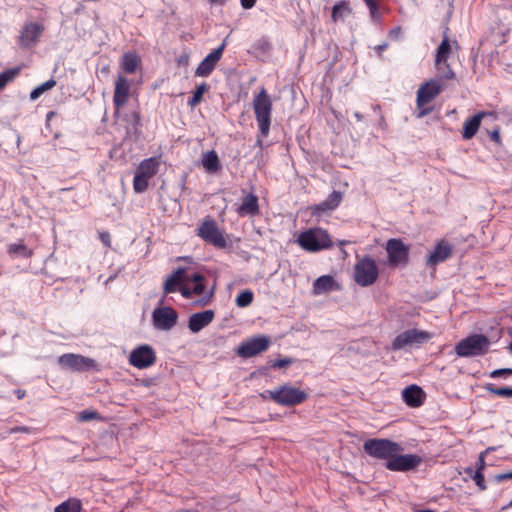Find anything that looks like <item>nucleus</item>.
Masks as SVG:
<instances>
[{
	"instance_id": "f257e3e1",
	"label": "nucleus",
	"mask_w": 512,
	"mask_h": 512,
	"mask_svg": "<svg viewBox=\"0 0 512 512\" xmlns=\"http://www.w3.org/2000/svg\"><path fill=\"white\" fill-rule=\"evenodd\" d=\"M296 243L305 251L319 252L332 247V241L326 230L322 228H310L301 232Z\"/></svg>"
},
{
	"instance_id": "f03ea898",
	"label": "nucleus",
	"mask_w": 512,
	"mask_h": 512,
	"mask_svg": "<svg viewBox=\"0 0 512 512\" xmlns=\"http://www.w3.org/2000/svg\"><path fill=\"white\" fill-rule=\"evenodd\" d=\"M253 109L259 133L262 137H267L271 126L272 101L264 88L254 97Z\"/></svg>"
},
{
	"instance_id": "7ed1b4c3",
	"label": "nucleus",
	"mask_w": 512,
	"mask_h": 512,
	"mask_svg": "<svg viewBox=\"0 0 512 512\" xmlns=\"http://www.w3.org/2000/svg\"><path fill=\"white\" fill-rule=\"evenodd\" d=\"M363 450L367 455L387 462L396 454L401 453L403 447L389 439L372 438L364 442Z\"/></svg>"
},
{
	"instance_id": "20e7f679",
	"label": "nucleus",
	"mask_w": 512,
	"mask_h": 512,
	"mask_svg": "<svg viewBox=\"0 0 512 512\" xmlns=\"http://www.w3.org/2000/svg\"><path fill=\"white\" fill-rule=\"evenodd\" d=\"M490 346V341L483 334H473L458 342L455 353L459 357H475L484 355Z\"/></svg>"
},
{
	"instance_id": "39448f33",
	"label": "nucleus",
	"mask_w": 512,
	"mask_h": 512,
	"mask_svg": "<svg viewBox=\"0 0 512 512\" xmlns=\"http://www.w3.org/2000/svg\"><path fill=\"white\" fill-rule=\"evenodd\" d=\"M270 400L276 404L286 407L303 403L307 399V393L290 385H281L269 391Z\"/></svg>"
},
{
	"instance_id": "423d86ee",
	"label": "nucleus",
	"mask_w": 512,
	"mask_h": 512,
	"mask_svg": "<svg viewBox=\"0 0 512 512\" xmlns=\"http://www.w3.org/2000/svg\"><path fill=\"white\" fill-rule=\"evenodd\" d=\"M197 236L218 249L227 247V240L224 233L219 229L217 222L211 217L204 218L199 224Z\"/></svg>"
},
{
	"instance_id": "0eeeda50",
	"label": "nucleus",
	"mask_w": 512,
	"mask_h": 512,
	"mask_svg": "<svg viewBox=\"0 0 512 512\" xmlns=\"http://www.w3.org/2000/svg\"><path fill=\"white\" fill-rule=\"evenodd\" d=\"M379 275L378 267L374 259L365 256L354 267V280L362 286L368 287L375 283Z\"/></svg>"
},
{
	"instance_id": "6e6552de",
	"label": "nucleus",
	"mask_w": 512,
	"mask_h": 512,
	"mask_svg": "<svg viewBox=\"0 0 512 512\" xmlns=\"http://www.w3.org/2000/svg\"><path fill=\"white\" fill-rule=\"evenodd\" d=\"M431 338L430 333L418 329H408L395 337L392 342L393 350H401L407 346L421 345Z\"/></svg>"
},
{
	"instance_id": "1a4fd4ad",
	"label": "nucleus",
	"mask_w": 512,
	"mask_h": 512,
	"mask_svg": "<svg viewBox=\"0 0 512 512\" xmlns=\"http://www.w3.org/2000/svg\"><path fill=\"white\" fill-rule=\"evenodd\" d=\"M422 462V457L417 454L398 453L385 463V467L390 471L408 472L417 469Z\"/></svg>"
},
{
	"instance_id": "9d476101",
	"label": "nucleus",
	"mask_w": 512,
	"mask_h": 512,
	"mask_svg": "<svg viewBox=\"0 0 512 512\" xmlns=\"http://www.w3.org/2000/svg\"><path fill=\"white\" fill-rule=\"evenodd\" d=\"M178 321V313L171 307H157L152 312V322L155 329L160 331L171 330Z\"/></svg>"
},
{
	"instance_id": "9b49d317",
	"label": "nucleus",
	"mask_w": 512,
	"mask_h": 512,
	"mask_svg": "<svg viewBox=\"0 0 512 512\" xmlns=\"http://www.w3.org/2000/svg\"><path fill=\"white\" fill-rule=\"evenodd\" d=\"M156 362V353L148 344H142L133 349L129 355V363L138 368L146 369Z\"/></svg>"
},
{
	"instance_id": "f8f14e48",
	"label": "nucleus",
	"mask_w": 512,
	"mask_h": 512,
	"mask_svg": "<svg viewBox=\"0 0 512 512\" xmlns=\"http://www.w3.org/2000/svg\"><path fill=\"white\" fill-rule=\"evenodd\" d=\"M58 364L63 369L84 372L92 369L95 361L79 354L66 353L58 357Z\"/></svg>"
},
{
	"instance_id": "ddd939ff",
	"label": "nucleus",
	"mask_w": 512,
	"mask_h": 512,
	"mask_svg": "<svg viewBox=\"0 0 512 512\" xmlns=\"http://www.w3.org/2000/svg\"><path fill=\"white\" fill-rule=\"evenodd\" d=\"M270 345L268 336L259 335L242 342L237 348V354L243 358H251L264 352Z\"/></svg>"
},
{
	"instance_id": "4468645a",
	"label": "nucleus",
	"mask_w": 512,
	"mask_h": 512,
	"mask_svg": "<svg viewBox=\"0 0 512 512\" xmlns=\"http://www.w3.org/2000/svg\"><path fill=\"white\" fill-rule=\"evenodd\" d=\"M386 251L390 265L405 264L408 261L409 247L400 239L392 238L386 243Z\"/></svg>"
},
{
	"instance_id": "2eb2a0df",
	"label": "nucleus",
	"mask_w": 512,
	"mask_h": 512,
	"mask_svg": "<svg viewBox=\"0 0 512 512\" xmlns=\"http://www.w3.org/2000/svg\"><path fill=\"white\" fill-rule=\"evenodd\" d=\"M442 91V85L438 79H430L424 82L417 91V106L422 108L430 103Z\"/></svg>"
},
{
	"instance_id": "dca6fc26",
	"label": "nucleus",
	"mask_w": 512,
	"mask_h": 512,
	"mask_svg": "<svg viewBox=\"0 0 512 512\" xmlns=\"http://www.w3.org/2000/svg\"><path fill=\"white\" fill-rule=\"evenodd\" d=\"M43 30L44 27L39 23H26L18 37L19 46L24 49L31 48L38 42Z\"/></svg>"
},
{
	"instance_id": "f3484780",
	"label": "nucleus",
	"mask_w": 512,
	"mask_h": 512,
	"mask_svg": "<svg viewBox=\"0 0 512 512\" xmlns=\"http://www.w3.org/2000/svg\"><path fill=\"white\" fill-rule=\"evenodd\" d=\"M225 46L226 43L224 41L219 47L211 51L198 65L195 70V75L198 77H208L221 59Z\"/></svg>"
},
{
	"instance_id": "a211bd4d",
	"label": "nucleus",
	"mask_w": 512,
	"mask_h": 512,
	"mask_svg": "<svg viewBox=\"0 0 512 512\" xmlns=\"http://www.w3.org/2000/svg\"><path fill=\"white\" fill-rule=\"evenodd\" d=\"M453 247L448 241L442 239L435 245L433 251L427 256L426 266L435 267L452 256Z\"/></svg>"
},
{
	"instance_id": "6ab92c4d",
	"label": "nucleus",
	"mask_w": 512,
	"mask_h": 512,
	"mask_svg": "<svg viewBox=\"0 0 512 512\" xmlns=\"http://www.w3.org/2000/svg\"><path fill=\"white\" fill-rule=\"evenodd\" d=\"M129 92V81L124 76L119 75L115 82V89L113 95V104L116 108L115 115L119 113V108L127 102Z\"/></svg>"
},
{
	"instance_id": "aec40b11",
	"label": "nucleus",
	"mask_w": 512,
	"mask_h": 512,
	"mask_svg": "<svg viewBox=\"0 0 512 512\" xmlns=\"http://www.w3.org/2000/svg\"><path fill=\"white\" fill-rule=\"evenodd\" d=\"M186 281H188L187 269L185 267H178L165 280L163 284L164 294L176 292Z\"/></svg>"
},
{
	"instance_id": "412c9836",
	"label": "nucleus",
	"mask_w": 512,
	"mask_h": 512,
	"mask_svg": "<svg viewBox=\"0 0 512 512\" xmlns=\"http://www.w3.org/2000/svg\"><path fill=\"white\" fill-rule=\"evenodd\" d=\"M215 312L213 310H205L194 313L189 317L188 328L192 333H198L208 326L214 319Z\"/></svg>"
},
{
	"instance_id": "4be33fe9",
	"label": "nucleus",
	"mask_w": 512,
	"mask_h": 512,
	"mask_svg": "<svg viewBox=\"0 0 512 512\" xmlns=\"http://www.w3.org/2000/svg\"><path fill=\"white\" fill-rule=\"evenodd\" d=\"M402 398L409 407L416 408L423 404L426 394L420 386L412 384L403 389Z\"/></svg>"
},
{
	"instance_id": "5701e85b",
	"label": "nucleus",
	"mask_w": 512,
	"mask_h": 512,
	"mask_svg": "<svg viewBox=\"0 0 512 512\" xmlns=\"http://www.w3.org/2000/svg\"><path fill=\"white\" fill-rule=\"evenodd\" d=\"M340 285L335 281L331 275H322L313 282V294L321 295L331 291L340 290Z\"/></svg>"
},
{
	"instance_id": "b1692460",
	"label": "nucleus",
	"mask_w": 512,
	"mask_h": 512,
	"mask_svg": "<svg viewBox=\"0 0 512 512\" xmlns=\"http://www.w3.org/2000/svg\"><path fill=\"white\" fill-rule=\"evenodd\" d=\"M240 216L257 215L259 213L258 197L254 193L244 196L241 205L237 208Z\"/></svg>"
},
{
	"instance_id": "393cba45",
	"label": "nucleus",
	"mask_w": 512,
	"mask_h": 512,
	"mask_svg": "<svg viewBox=\"0 0 512 512\" xmlns=\"http://www.w3.org/2000/svg\"><path fill=\"white\" fill-rule=\"evenodd\" d=\"M342 201V193L339 191H333L328 197L315 206L314 213L321 215L326 211H332L336 209Z\"/></svg>"
},
{
	"instance_id": "a878e982",
	"label": "nucleus",
	"mask_w": 512,
	"mask_h": 512,
	"mask_svg": "<svg viewBox=\"0 0 512 512\" xmlns=\"http://www.w3.org/2000/svg\"><path fill=\"white\" fill-rule=\"evenodd\" d=\"M484 116H486V113L479 112L465 121L462 132L464 139L469 140L475 136Z\"/></svg>"
},
{
	"instance_id": "bb28decb",
	"label": "nucleus",
	"mask_w": 512,
	"mask_h": 512,
	"mask_svg": "<svg viewBox=\"0 0 512 512\" xmlns=\"http://www.w3.org/2000/svg\"><path fill=\"white\" fill-rule=\"evenodd\" d=\"M451 50V45L447 37L441 41L440 45L437 48L436 56H435V65L439 70L442 69V64L447 63V58Z\"/></svg>"
},
{
	"instance_id": "cd10ccee",
	"label": "nucleus",
	"mask_w": 512,
	"mask_h": 512,
	"mask_svg": "<svg viewBox=\"0 0 512 512\" xmlns=\"http://www.w3.org/2000/svg\"><path fill=\"white\" fill-rule=\"evenodd\" d=\"M202 165L209 173H215L220 169V161L217 153L210 150L203 155Z\"/></svg>"
},
{
	"instance_id": "c85d7f7f",
	"label": "nucleus",
	"mask_w": 512,
	"mask_h": 512,
	"mask_svg": "<svg viewBox=\"0 0 512 512\" xmlns=\"http://www.w3.org/2000/svg\"><path fill=\"white\" fill-rule=\"evenodd\" d=\"M157 168H158V161L156 160V158H148V159H144L138 166L136 172H138L139 174L147 177V178H151L152 176H154L156 173H157Z\"/></svg>"
},
{
	"instance_id": "c756f323",
	"label": "nucleus",
	"mask_w": 512,
	"mask_h": 512,
	"mask_svg": "<svg viewBox=\"0 0 512 512\" xmlns=\"http://www.w3.org/2000/svg\"><path fill=\"white\" fill-rule=\"evenodd\" d=\"M351 13V8L348 1H341L336 3L332 8V20L337 22L344 20Z\"/></svg>"
},
{
	"instance_id": "7c9ffc66",
	"label": "nucleus",
	"mask_w": 512,
	"mask_h": 512,
	"mask_svg": "<svg viewBox=\"0 0 512 512\" xmlns=\"http://www.w3.org/2000/svg\"><path fill=\"white\" fill-rule=\"evenodd\" d=\"M7 252L12 258H29L32 255V251L23 243L9 244Z\"/></svg>"
},
{
	"instance_id": "2f4dec72",
	"label": "nucleus",
	"mask_w": 512,
	"mask_h": 512,
	"mask_svg": "<svg viewBox=\"0 0 512 512\" xmlns=\"http://www.w3.org/2000/svg\"><path fill=\"white\" fill-rule=\"evenodd\" d=\"M54 512H82V503L77 498H70L56 506Z\"/></svg>"
},
{
	"instance_id": "473e14b6",
	"label": "nucleus",
	"mask_w": 512,
	"mask_h": 512,
	"mask_svg": "<svg viewBox=\"0 0 512 512\" xmlns=\"http://www.w3.org/2000/svg\"><path fill=\"white\" fill-rule=\"evenodd\" d=\"M123 121L126 123V129L128 132L137 133L140 127V115L137 111L126 113L123 116Z\"/></svg>"
},
{
	"instance_id": "72a5a7b5",
	"label": "nucleus",
	"mask_w": 512,
	"mask_h": 512,
	"mask_svg": "<svg viewBox=\"0 0 512 512\" xmlns=\"http://www.w3.org/2000/svg\"><path fill=\"white\" fill-rule=\"evenodd\" d=\"M138 58L135 54L126 53L122 58V68L126 73H134L138 66Z\"/></svg>"
},
{
	"instance_id": "f704fd0d",
	"label": "nucleus",
	"mask_w": 512,
	"mask_h": 512,
	"mask_svg": "<svg viewBox=\"0 0 512 512\" xmlns=\"http://www.w3.org/2000/svg\"><path fill=\"white\" fill-rule=\"evenodd\" d=\"M208 89L209 86L204 82L198 85L193 92L192 97L188 100V105L191 108L196 107L202 101L203 95L208 91Z\"/></svg>"
},
{
	"instance_id": "c9c22d12",
	"label": "nucleus",
	"mask_w": 512,
	"mask_h": 512,
	"mask_svg": "<svg viewBox=\"0 0 512 512\" xmlns=\"http://www.w3.org/2000/svg\"><path fill=\"white\" fill-rule=\"evenodd\" d=\"M56 86V81L51 78L47 80L46 82L40 84L36 88H34L30 93V99L32 101L37 100L42 94H44L46 91L52 89Z\"/></svg>"
},
{
	"instance_id": "e433bc0d",
	"label": "nucleus",
	"mask_w": 512,
	"mask_h": 512,
	"mask_svg": "<svg viewBox=\"0 0 512 512\" xmlns=\"http://www.w3.org/2000/svg\"><path fill=\"white\" fill-rule=\"evenodd\" d=\"M188 280L194 283L192 288L193 294L202 295L205 294V285L204 280L205 277L201 273H193L190 277L188 276Z\"/></svg>"
},
{
	"instance_id": "4c0bfd02",
	"label": "nucleus",
	"mask_w": 512,
	"mask_h": 512,
	"mask_svg": "<svg viewBox=\"0 0 512 512\" xmlns=\"http://www.w3.org/2000/svg\"><path fill=\"white\" fill-rule=\"evenodd\" d=\"M485 390L503 398H511L512 397V387H496L492 383H487L484 386Z\"/></svg>"
},
{
	"instance_id": "58836bf2",
	"label": "nucleus",
	"mask_w": 512,
	"mask_h": 512,
	"mask_svg": "<svg viewBox=\"0 0 512 512\" xmlns=\"http://www.w3.org/2000/svg\"><path fill=\"white\" fill-rule=\"evenodd\" d=\"M253 49L257 52L258 55L265 56L270 53L272 45L267 38L262 37L255 41L253 44Z\"/></svg>"
},
{
	"instance_id": "ea45409f",
	"label": "nucleus",
	"mask_w": 512,
	"mask_h": 512,
	"mask_svg": "<svg viewBox=\"0 0 512 512\" xmlns=\"http://www.w3.org/2000/svg\"><path fill=\"white\" fill-rule=\"evenodd\" d=\"M253 299H254L253 292L249 289H246V290L241 291L237 295L235 302L238 307L245 308L252 303Z\"/></svg>"
},
{
	"instance_id": "a19ab883",
	"label": "nucleus",
	"mask_w": 512,
	"mask_h": 512,
	"mask_svg": "<svg viewBox=\"0 0 512 512\" xmlns=\"http://www.w3.org/2000/svg\"><path fill=\"white\" fill-rule=\"evenodd\" d=\"M148 180L149 178L139 174L138 172H135L134 178H133V189L136 193H142L144 192L148 187Z\"/></svg>"
},
{
	"instance_id": "79ce46f5",
	"label": "nucleus",
	"mask_w": 512,
	"mask_h": 512,
	"mask_svg": "<svg viewBox=\"0 0 512 512\" xmlns=\"http://www.w3.org/2000/svg\"><path fill=\"white\" fill-rule=\"evenodd\" d=\"M19 73V68L7 69L0 73V90L11 82Z\"/></svg>"
},
{
	"instance_id": "37998d69",
	"label": "nucleus",
	"mask_w": 512,
	"mask_h": 512,
	"mask_svg": "<svg viewBox=\"0 0 512 512\" xmlns=\"http://www.w3.org/2000/svg\"><path fill=\"white\" fill-rule=\"evenodd\" d=\"M98 418H99V414L96 411L89 410V409L81 411L77 417V419L81 422H88V421L98 419Z\"/></svg>"
},
{
	"instance_id": "c03bdc74",
	"label": "nucleus",
	"mask_w": 512,
	"mask_h": 512,
	"mask_svg": "<svg viewBox=\"0 0 512 512\" xmlns=\"http://www.w3.org/2000/svg\"><path fill=\"white\" fill-rule=\"evenodd\" d=\"M495 450V447H488L485 451L481 452L479 457H478V460L476 462V469L475 471H481L483 472L485 467H486V463H485V455L488 454L489 452L491 451H494Z\"/></svg>"
},
{
	"instance_id": "a18cd8bd",
	"label": "nucleus",
	"mask_w": 512,
	"mask_h": 512,
	"mask_svg": "<svg viewBox=\"0 0 512 512\" xmlns=\"http://www.w3.org/2000/svg\"><path fill=\"white\" fill-rule=\"evenodd\" d=\"M363 1L369 8L371 18L374 21L378 20L379 13H378V3L376 2V0H363Z\"/></svg>"
},
{
	"instance_id": "49530a36",
	"label": "nucleus",
	"mask_w": 512,
	"mask_h": 512,
	"mask_svg": "<svg viewBox=\"0 0 512 512\" xmlns=\"http://www.w3.org/2000/svg\"><path fill=\"white\" fill-rule=\"evenodd\" d=\"M472 479L474 480L475 484L478 486V488L481 491L486 490L487 487H486V483H485L483 472L475 471L474 474L472 475Z\"/></svg>"
},
{
	"instance_id": "de8ad7c7",
	"label": "nucleus",
	"mask_w": 512,
	"mask_h": 512,
	"mask_svg": "<svg viewBox=\"0 0 512 512\" xmlns=\"http://www.w3.org/2000/svg\"><path fill=\"white\" fill-rule=\"evenodd\" d=\"M509 375H512V368L495 369V370L491 371L489 374V376L494 379L500 378V377H507Z\"/></svg>"
},
{
	"instance_id": "09e8293b",
	"label": "nucleus",
	"mask_w": 512,
	"mask_h": 512,
	"mask_svg": "<svg viewBox=\"0 0 512 512\" xmlns=\"http://www.w3.org/2000/svg\"><path fill=\"white\" fill-rule=\"evenodd\" d=\"M293 363L292 358L285 357L281 359H277L271 363L272 368H285Z\"/></svg>"
},
{
	"instance_id": "8fccbe9b",
	"label": "nucleus",
	"mask_w": 512,
	"mask_h": 512,
	"mask_svg": "<svg viewBox=\"0 0 512 512\" xmlns=\"http://www.w3.org/2000/svg\"><path fill=\"white\" fill-rule=\"evenodd\" d=\"M213 295H214V288H212L209 292L203 294L201 299L195 301V304L198 306H205L211 301Z\"/></svg>"
},
{
	"instance_id": "3c124183",
	"label": "nucleus",
	"mask_w": 512,
	"mask_h": 512,
	"mask_svg": "<svg viewBox=\"0 0 512 512\" xmlns=\"http://www.w3.org/2000/svg\"><path fill=\"white\" fill-rule=\"evenodd\" d=\"M443 67H444V70H443V77L445 79H453L455 77V73L453 72V70L450 68L449 64L446 63V64H442Z\"/></svg>"
},
{
	"instance_id": "603ef678",
	"label": "nucleus",
	"mask_w": 512,
	"mask_h": 512,
	"mask_svg": "<svg viewBox=\"0 0 512 512\" xmlns=\"http://www.w3.org/2000/svg\"><path fill=\"white\" fill-rule=\"evenodd\" d=\"M179 291L181 292V295L186 299L191 298L193 295L192 289L185 286L184 284L181 285V287L179 288Z\"/></svg>"
},
{
	"instance_id": "864d4df0",
	"label": "nucleus",
	"mask_w": 512,
	"mask_h": 512,
	"mask_svg": "<svg viewBox=\"0 0 512 512\" xmlns=\"http://www.w3.org/2000/svg\"><path fill=\"white\" fill-rule=\"evenodd\" d=\"M240 2L244 9H251L255 5L256 0H240Z\"/></svg>"
},
{
	"instance_id": "5fc2aeb1",
	"label": "nucleus",
	"mask_w": 512,
	"mask_h": 512,
	"mask_svg": "<svg viewBox=\"0 0 512 512\" xmlns=\"http://www.w3.org/2000/svg\"><path fill=\"white\" fill-rule=\"evenodd\" d=\"M10 432L11 433H18V432L27 433V432H29V428L26 426H16V427L11 428Z\"/></svg>"
},
{
	"instance_id": "6e6d98bb",
	"label": "nucleus",
	"mask_w": 512,
	"mask_h": 512,
	"mask_svg": "<svg viewBox=\"0 0 512 512\" xmlns=\"http://www.w3.org/2000/svg\"><path fill=\"white\" fill-rule=\"evenodd\" d=\"M100 239L106 246L110 245V235L108 232H104L100 235Z\"/></svg>"
},
{
	"instance_id": "4d7b16f0",
	"label": "nucleus",
	"mask_w": 512,
	"mask_h": 512,
	"mask_svg": "<svg viewBox=\"0 0 512 512\" xmlns=\"http://www.w3.org/2000/svg\"><path fill=\"white\" fill-rule=\"evenodd\" d=\"M490 138L492 141L498 143L500 141V133L498 130H494L490 134Z\"/></svg>"
},
{
	"instance_id": "13d9d810",
	"label": "nucleus",
	"mask_w": 512,
	"mask_h": 512,
	"mask_svg": "<svg viewBox=\"0 0 512 512\" xmlns=\"http://www.w3.org/2000/svg\"><path fill=\"white\" fill-rule=\"evenodd\" d=\"M387 47H388V44H387V43H382V44H379V45L375 46V50L380 54V53H381V52H383Z\"/></svg>"
},
{
	"instance_id": "bf43d9fd",
	"label": "nucleus",
	"mask_w": 512,
	"mask_h": 512,
	"mask_svg": "<svg viewBox=\"0 0 512 512\" xmlns=\"http://www.w3.org/2000/svg\"><path fill=\"white\" fill-rule=\"evenodd\" d=\"M263 138L264 137H262L261 134L259 133V135L257 137V140H256V143H255V146H257L260 149L263 148Z\"/></svg>"
},
{
	"instance_id": "052dcab7",
	"label": "nucleus",
	"mask_w": 512,
	"mask_h": 512,
	"mask_svg": "<svg viewBox=\"0 0 512 512\" xmlns=\"http://www.w3.org/2000/svg\"><path fill=\"white\" fill-rule=\"evenodd\" d=\"M495 481L496 482H502L504 480H506V477H505V473H502V474H497L495 477H494Z\"/></svg>"
},
{
	"instance_id": "680f3d73",
	"label": "nucleus",
	"mask_w": 512,
	"mask_h": 512,
	"mask_svg": "<svg viewBox=\"0 0 512 512\" xmlns=\"http://www.w3.org/2000/svg\"><path fill=\"white\" fill-rule=\"evenodd\" d=\"M429 112H430V109H423V110H420V111L418 112L417 117L421 118V117L425 116L426 114H428Z\"/></svg>"
},
{
	"instance_id": "e2e57ef3",
	"label": "nucleus",
	"mask_w": 512,
	"mask_h": 512,
	"mask_svg": "<svg viewBox=\"0 0 512 512\" xmlns=\"http://www.w3.org/2000/svg\"><path fill=\"white\" fill-rule=\"evenodd\" d=\"M401 33L400 28H394L390 31V36H397Z\"/></svg>"
},
{
	"instance_id": "0e129e2a",
	"label": "nucleus",
	"mask_w": 512,
	"mask_h": 512,
	"mask_svg": "<svg viewBox=\"0 0 512 512\" xmlns=\"http://www.w3.org/2000/svg\"><path fill=\"white\" fill-rule=\"evenodd\" d=\"M15 393H16L18 399H22L25 396V391H23V390L18 389L15 391Z\"/></svg>"
},
{
	"instance_id": "69168bd1",
	"label": "nucleus",
	"mask_w": 512,
	"mask_h": 512,
	"mask_svg": "<svg viewBox=\"0 0 512 512\" xmlns=\"http://www.w3.org/2000/svg\"><path fill=\"white\" fill-rule=\"evenodd\" d=\"M475 470H473L472 467H468L465 469V473L469 475L472 478V475L474 474Z\"/></svg>"
},
{
	"instance_id": "338daca9",
	"label": "nucleus",
	"mask_w": 512,
	"mask_h": 512,
	"mask_svg": "<svg viewBox=\"0 0 512 512\" xmlns=\"http://www.w3.org/2000/svg\"><path fill=\"white\" fill-rule=\"evenodd\" d=\"M354 117L357 119V121H362L364 118L363 115L359 112H355Z\"/></svg>"
},
{
	"instance_id": "774afa93",
	"label": "nucleus",
	"mask_w": 512,
	"mask_h": 512,
	"mask_svg": "<svg viewBox=\"0 0 512 512\" xmlns=\"http://www.w3.org/2000/svg\"><path fill=\"white\" fill-rule=\"evenodd\" d=\"M270 390H266L264 391L263 393L260 394V396L263 398V399H270L269 398V392Z\"/></svg>"
}]
</instances>
